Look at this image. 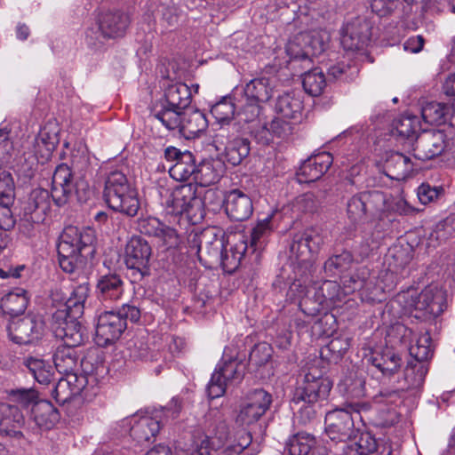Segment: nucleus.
I'll return each mask as SVG.
<instances>
[{
	"label": "nucleus",
	"mask_w": 455,
	"mask_h": 455,
	"mask_svg": "<svg viewBox=\"0 0 455 455\" xmlns=\"http://www.w3.org/2000/svg\"><path fill=\"white\" fill-rule=\"evenodd\" d=\"M331 389V382L321 376L316 368L305 374L303 382L295 389L292 403L297 406L299 421L306 425L316 417L318 403L325 400Z\"/></svg>",
	"instance_id": "1"
},
{
	"label": "nucleus",
	"mask_w": 455,
	"mask_h": 455,
	"mask_svg": "<svg viewBox=\"0 0 455 455\" xmlns=\"http://www.w3.org/2000/svg\"><path fill=\"white\" fill-rule=\"evenodd\" d=\"M104 198L111 209L130 217L135 216L140 207L137 190L131 185L125 174L119 171L111 172L108 175Z\"/></svg>",
	"instance_id": "2"
},
{
	"label": "nucleus",
	"mask_w": 455,
	"mask_h": 455,
	"mask_svg": "<svg viewBox=\"0 0 455 455\" xmlns=\"http://www.w3.org/2000/svg\"><path fill=\"white\" fill-rule=\"evenodd\" d=\"M84 246L82 231L74 226L67 227L57 247L59 264L64 272L84 276L85 261L81 255Z\"/></svg>",
	"instance_id": "3"
},
{
	"label": "nucleus",
	"mask_w": 455,
	"mask_h": 455,
	"mask_svg": "<svg viewBox=\"0 0 455 455\" xmlns=\"http://www.w3.org/2000/svg\"><path fill=\"white\" fill-rule=\"evenodd\" d=\"M237 125H224L213 129L212 145L218 150H224V156L233 166L239 165L250 154V140L240 137Z\"/></svg>",
	"instance_id": "4"
},
{
	"label": "nucleus",
	"mask_w": 455,
	"mask_h": 455,
	"mask_svg": "<svg viewBox=\"0 0 455 455\" xmlns=\"http://www.w3.org/2000/svg\"><path fill=\"white\" fill-rule=\"evenodd\" d=\"M167 205L173 214L185 215L192 225L199 224L205 216L204 201L196 195V188L191 183L175 188Z\"/></svg>",
	"instance_id": "5"
},
{
	"label": "nucleus",
	"mask_w": 455,
	"mask_h": 455,
	"mask_svg": "<svg viewBox=\"0 0 455 455\" xmlns=\"http://www.w3.org/2000/svg\"><path fill=\"white\" fill-rule=\"evenodd\" d=\"M369 405L364 403H350L346 409H335L325 416V432L329 438L335 442H346L355 433L354 417L363 411H368Z\"/></svg>",
	"instance_id": "6"
},
{
	"label": "nucleus",
	"mask_w": 455,
	"mask_h": 455,
	"mask_svg": "<svg viewBox=\"0 0 455 455\" xmlns=\"http://www.w3.org/2000/svg\"><path fill=\"white\" fill-rule=\"evenodd\" d=\"M414 317L431 321L443 313L447 307L446 291L437 285L425 287L415 298H411Z\"/></svg>",
	"instance_id": "7"
},
{
	"label": "nucleus",
	"mask_w": 455,
	"mask_h": 455,
	"mask_svg": "<svg viewBox=\"0 0 455 455\" xmlns=\"http://www.w3.org/2000/svg\"><path fill=\"white\" fill-rule=\"evenodd\" d=\"M71 177V171L66 164L58 165L52 174L51 196L59 206L67 204L74 195L81 200L85 192L84 181L76 180L73 184Z\"/></svg>",
	"instance_id": "8"
},
{
	"label": "nucleus",
	"mask_w": 455,
	"mask_h": 455,
	"mask_svg": "<svg viewBox=\"0 0 455 455\" xmlns=\"http://www.w3.org/2000/svg\"><path fill=\"white\" fill-rule=\"evenodd\" d=\"M448 147L447 135L442 131H425L415 137L408 152L415 159L427 161L441 156Z\"/></svg>",
	"instance_id": "9"
},
{
	"label": "nucleus",
	"mask_w": 455,
	"mask_h": 455,
	"mask_svg": "<svg viewBox=\"0 0 455 455\" xmlns=\"http://www.w3.org/2000/svg\"><path fill=\"white\" fill-rule=\"evenodd\" d=\"M272 403V396L261 388L249 392L242 404L235 421L241 426L256 423L267 412Z\"/></svg>",
	"instance_id": "10"
},
{
	"label": "nucleus",
	"mask_w": 455,
	"mask_h": 455,
	"mask_svg": "<svg viewBox=\"0 0 455 455\" xmlns=\"http://www.w3.org/2000/svg\"><path fill=\"white\" fill-rule=\"evenodd\" d=\"M152 256L150 244L139 235L132 236L125 246V264L133 271L136 279L149 275V261Z\"/></svg>",
	"instance_id": "11"
},
{
	"label": "nucleus",
	"mask_w": 455,
	"mask_h": 455,
	"mask_svg": "<svg viewBox=\"0 0 455 455\" xmlns=\"http://www.w3.org/2000/svg\"><path fill=\"white\" fill-rule=\"evenodd\" d=\"M44 331V322L35 315L12 319L7 326L10 339L19 345H28L38 341Z\"/></svg>",
	"instance_id": "12"
},
{
	"label": "nucleus",
	"mask_w": 455,
	"mask_h": 455,
	"mask_svg": "<svg viewBox=\"0 0 455 455\" xmlns=\"http://www.w3.org/2000/svg\"><path fill=\"white\" fill-rule=\"evenodd\" d=\"M94 20L100 34L112 39L123 37L131 24L129 14L119 10H99Z\"/></svg>",
	"instance_id": "13"
},
{
	"label": "nucleus",
	"mask_w": 455,
	"mask_h": 455,
	"mask_svg": "<svg viewBox=\"0 0 455 455\" xmlns=\"http://www.w3.org/2000/svg\"><path fill=\"white\" fill-rule=\"evenodd\" d=\"M371 36V22L363 17H356L344 27L341 44L347 52L360 51L368 45Z\"/></svg>",
	"instance_id": "14"
},
{
	"label": "nucleus",
	"mask_w": 455,
	"mask_h": 455,
	"mask_svg": "<svg viewBox=\"0 0 455 455\" xmlns=\"http://www.w3.org/2000/svg\"><path fill=\"white\" fill-rule=\"evenodd\" d=\"M126 329V323L115 312H104L99 315L95 326L94 341L100 347H106L116 339Z\"/></svg>",
	"instance_id": "15"
},
{
	"label": "nucleus",
	"mask_w": 455,
	"mask_h": 455,
	"mask_svg": "<svg viewBox=\"0 0 455 455\" xmlns=\"http://www.w3.org/2000/svg\"><path fill=\"white\" fill-rule=\"evenodd\" d=\"M164 157L174 162L169 168L170 176L177 181H186L191 177L195 180L196 164L195 156L188 150L180 151L175 147L164 149Z\"/></svg>",
	"instance_id": "16"
},
{
	"label": "nucleus",
	"mask_w": 455,
	"mask_h": 455,
	"mask_svg": "<svg viewBox=\"0 0 455 455\" xmlns=\"http://www.w3.org/2000/svg\"><path fill=\"white\" fill-rule=\"evenodd\" d=\"M137 229L143 235L159 238L168 247H176L180 243L176 230L164 225L157 218L151 216L139 218Z\"/></svg>",
	"instance_id": "17"
},
{
	"label": "nucleus",
	"mask_w": 455,
	"mask_h": 455,
	"mask_svg": "<svg viewBox=\"0 0 455 455\" xmlns=\"http://www.w3.org/2000/svg\"><path fill=\"white\" fill-rule=\"evenodd\" d=\"M332 156L328 152H321L305 160L297 172L300 183H309L319 180L331 167Z\"/></svg>",
	"instance_id": "18"
},
{
	"label": "nucleus",
	"mask_w": 455,
	"mask_h": 455,
	"mask_svg": "<svg viewBox=\"0 0 455 455\" xmlns=\"http://www.w3.org/2000/svg\"><path fill=\"white\" fill-rule=\"evenodd\" d=\"M51 210L50 194L46 189H34L23 207L24 216L35 224H41L44 221Z\"/></svg>",
	"instance_id": "19"
},
{
	"label": "nucleus",
	"mask_w": 455,
	"mask_h": 455,
	"mask_svg": "<svg viewBox=\"0 0 455 455\" xmlns=\"http://www.w3.org/2000/svg\"><path fill=\"white\" fill-rule=\"evenodd\" d=\"M346 455H391L392 449L384 440L377 441L370 433H363L357 441L347 444Z\"/></svg>",
	"instance_id": "20"
},
{
	"label": "nucleus",
	"mask_w": 455,
	"mask_h": 455,
	"mask_svg": "<svg viewBox=\"0 0 455 455\" xmlns=\"http://www.w3.org/2000/svg\"><path fill=\"white\" fill-rule=\"evenodd\" d=\"M224 202L227 215L235 221L246 220L252 214L251 199L239 189L229 191Z\"/></svg>",
	"instance_id": "21"
},
{
	"label": "nucleus",
	"mask_w": 455,
	"mask_h": 455,
	"mask_svg": "<svg viewBox=\"0 0 455 455\" xmlns=\"http://www.w3.org/2000/svg\"><path fill=\"white\" fill-rule=\"evenodd\" d=\"M197 254L201 261L207 262L212 259H220L223 250V243L213 228L203 230L197 236Z\"/></svg>",
	"instance_id": "22"
},
{
	"label": "nucleus",
	"mask_w": 455,
	"mask_h": 455,
	"mask_svg": "<svg viewBox=\"0 0 455 455\" xmlns=\"http://www.w3.org/2000/svg\"><path fill=\"white\" fill-rule=\"evenodd\" d=\"M83 287L76 289L72 296L68 298L63 308L58 309L52 316L53 322L68 321L80 323L84 313L85 295L83 292Z\"/></svg>",
	"instance_id": "23"
},
{
	"label": "nucleus",
	"mask_w": 455,
	"mask_h": 455,
	"mask_svg": "<svg viewBox=\"0 0 455 455\" xmlns=\"http://www.w3.org/2000/svg\"><path fill=\"white\" fill-rule=\"evenodd\" d=\"M207 127L208 121L204 113L192 108L183 110L179 132L186 139L190 140L199 136Z\"/></svg>",
	"instance_id": "24"
},
{
	"label": "nucleus",
	"mask_w": 455,
	"mask_h": 455,
	"mask_svg": "<svg viewBox=\"0 0 455 455\" xmlns=\"http://www.w3.org/2000/svg\"><path fill=\"white\" fill-rule=\"evenodd\" d=\"M225 172V164L220 159H206L196 164L195 181L203 187L217 183Z\"/></svg>",
	"instance_id": "25"
},
{
	"label": "nucleus",
	"mask_w": 455,
	"mask_h": 455,
	"mask_svg": "<svg viewBox=\"0 0 455 455\" xmlns=\"http://www.w3.org/2000/svg\"><path fill=\"white\" fill-rule=\"evenodd\" d=\"M161 428L160 421L154 417H141L131 428V436L139 444L154 441Z\"/></svg>",
	"instance_id": "26"
},
{
	"label": "nucleus",
	"mask_w": 455,
	"mask_h": 455,
	"mask_svg": "<svg viewBox=\"0 0 455 455\" xmlns=\"http://www.w3.org/2000/svg\"><path fill=\"white\" fill-rule=\"evenodd\" d=\"M413 166L410 156L400 152H395L387 159L385 168L389 178L402 180L410 175L413 171Z\"/></svg>",
	"instance_id": "27"
},
{
	"label": "nucleus",
	"mask_w": 455,
	"mask_h": 455,
	"mask_svg": "<svg viewBox=\"0 0 455 455\" xmlns=\"http://www.w3.org/2000/svg\"><path fill=\"white\" fill-rule=\"evenodd\" d=\"M370 361L384 375L395 374L403 363L401 355L389 347L373 354Z\"/></svg>",
	"instance_id": "28"
},
{
	"label": "nucleus",
	"mask_w": 455,
	"mask_h": 455,
	"mask_svg": "<svg viewBox=\"0 0 455 455\" xmlns=\"http://www.w3.org/2000/svg\"><path fill=\"white\" fill-rule=\"evenodd\" d=\"M420 129L416 116H400L393 122L392 134L397 139L404 140L408 149L415 141V134Z\"/></svg>",
	"instance_id": "29"
},
{
	"label": "nucleus",
	"mask_w": 455,
	"mask_h": 455,
	"mask_svg": "<svg viewBox=\"0 0 455 455\" xmlns=\"http://www.w3.org/2000/svg\"><path fill=\"white\" fill-rule=\"evenodd\" d=\"M292 132V124L280 117H275L270 122L268 127L267 124H263L261 130L255 134V138L262 144H268L271 140V134L279 139H286Z\"/></svg>",
	"instance_id": "30"
},
{
	"label": "nucleus",
	"mask_w": 455,
	"mask_h": 455,
	"mask_svg": "<svg viewBox=\"0 0 455 455\" xmlns=\"http://www.w3.org/2000/svg\"><path fill=\"white\" fill-rule=\"evenodd\" d=\"M273 87L269 78L259 77L251 80L243 89V96L246 100L263 103L272 97Z\"/></svg>",
	"instance_id": "31"
},
{
	"label": "nucleus",
	"mask_w": 455,
	"mask_h": 455,
	"mask_svg": "<svg viewBox=\"0 0 455 455\" xmlns=\"http://www.w3.org/2000/svg\"><path fill=\"white\" fill-rule=\"evenodd\" d=\"M81 327V323L68 321L53 322L54 333L56 337L63 339L64 345L74 347L79 346L84 341Z\"/></svg>",
	"instance_id": "32"
},
{
	"label": "nucleus",
	"mask_w": 455,
	"mask_h": 455,
	"mask_svg": "<svg viewBox=\"0 0 455 455\" xmlns=\"http://www.w3.org/2000/svg\"><path fill=\"white\" fill-rule=\"evenodd\" d=\"M303 109V101L295 92H285L277 98L275 111L283 118L297 119Z\"/></svg>",
	"instance_id": "33"
},
{
	"label": "nucleus",
	"mask_w": 455,
	"mask_h": 455,
	"mask_svg": "<svg viewBox=\"0 0 455 455\" xmlns=\"http://www.w3.org/2000/svg\"><path fill=\"white\" fill-rule=\"evenodd\" d=\"M164 97L170 107L181 110L188 108L192 100L191 90L184 83L169 85L165 90Z\"/></svg>",
	"instance_id": "34"
},
{
	"label": "nucleus",
	"mask_w": 455,
	"mask_h": 455,
	"mask_svg": "<svg viewBox=\"0 0 455 455\" xmlns=\"http://www.w3.org/2000/svg\"><path fill=\"white\" fill-rule=\"evenodd\" d=\"M427 363L409 361L403 371L402 390L419 387L427 373Z\"/></svg>",
	"instance_id": "35"
},
{
	"label": "nucleus",
	"mask_w": 455,
	"mask_h": 455,
	"mask_svg": "<svg viewBox=\"0 0 455 455\" xmlns=\"http://www.w3.org/2000/svg\"><path fill=\"white\" fill-rule=\"evenodd\" d=\"M339 392L350 399H360L365 395V379L355 371L348 372L339 383Z\"/></svg>",
	"instance_id": "36"
},
{
	"label": "nucleus",
	"mask_w": 455,
	"mask_h": 455,
	"mask_svg": "<svg viewBox=\"0 0 455 455\" xmlns=\"http://www.w3.org/2000/svg\"><path fill=\"white\" fill-rule=\"evenodd\" d=\"M28 304L27 291L17 288L2 298L1 307L5 314L18 315L22 314Z\"/></svg>",
	"instance_id": "37"
},
{
	"label": "nucleus",
	"mask_w": 455,
	"mask_h": 455,
	"mask_svg": "<svg viewBox=\"0 0 455 455\" xmlns=\"http://www.w3.org/2000/svg\"><path fill=\"white\" fill-rule=\"evenodd\" d=\"M32 413L36 424L43 429H51L60 418L57 409L47 401L36 403Z\"/></svg>",
	"instance_id": "38"
},
{
	"label": "nucleus",
	"mask_w": 455,
	"mask_h": 455,
	"mask_svg": "<svg viewBox=\"0 0 455 455\" xmlns=\"http://www.w3.org/2000/svg\"><path fill=\"white\" fill-rule=\"evenodd\" d=\"M355 261L351 251L342 250L327 259L323 264V270L328 276H336L348 270Z\"/></svg>",
	"instance_id": "39"
},
{
	"label": "nucleus",
	"mask_w": 455,
	"mask_h": 455,
	"mask_svg": "<svg viewBox=\"0 0 455 455\" xmlns=\"http://www.w3.org/2000/svg\"><path fill=\"white\" fill-rule=\"evenodd\" d=\"M53 362L60 373L76 371L77 367V356L74 347L68 345L59 346L53 355Z\"/></svg>",
	"instance_id": "40"
},
{
	"label": "nucleus",
	"mask_w": 455,
	"mask_h": 455,
	"mask_svg": "<svg viewBox=\"0 0 455 455\" xmlns=\"http://www.w3.org/2000/svg\"><path fill=\"white\" fill-rule=\"evenodd\" d=\"M24 418L20 409L7 403H0V432L9 434L20 427Z\"/></svg>",
	"instance_id": "41"
},
{
	"label": "nucleus",
	"mask_w": 455,
	"mask_h": 455,
	"mask_svg": "<svg viewBox=\"0 0 455 455\" xmlns=\"http://www.w3.org/2000/svg\"><path fill=\"white\" fill-rule=\"evenodd\" d=\"M57 134L50 133L44 127L40 131L35 140L34 151L35 155L42 161L48 160L58 144Z\"/></svg>",
	"instance_id": "42"
},
{
	"label": "nucleus",
	"mask_w": 455,
	"mask_h": 455,
	"mask_svg": "<svg viewBox=\"0 0 455 455\" xmlns=\"http://www.w3.org/2000/svg\"><path fill=\"white\" fill-rule=\"evenodd\" d=\"M421 116L424 121L429 124L439 125L450 123L448 105L439 102H428L422 107Z\"/></svg>",
	"instance_id": "43"
},
{
	"label": "nucleus",
	"mask_w": 455,
	"mask_h": 455,
	"mask_svg": "<svg viewBox=\"0 0 455 455\" xmlns=\"http://www.w3.org/2000/svg\"><path fill=\"white\" fill-rule=\"evenodd\" d=\"M302 85L305 92L317 97L323 92L326 86V78L322 69L315 68L302 75Z\"/></svg>",
	"instance_id": "44"
},
{
	"label": "nucleus",
	"mask_w": 455,
	"mask_h": 455,
	"mask_svg": "<svg viewBox=\"0 0 455 455\" xmlns=\"http://www.w3.org/2000/svg\"><path fill=\"white\" fill-rule=\"evenodd\" d=\"M23 364L32 373L35 379L41 384H49L52 378V367L44 360L36 357H27Z\"/></svg>",
	"instance_id": "45"
},
{
	"label": "nucleus",
	"mask_w": 455,
	"mask_h": 455,
	"mask_svg": "<svg viewBox=\"0 0 455 455\" xmlns=\"http://www.w3.org/2000/svg\"><path fill=\"white\" fill-rule=\"evenodd\" d=\"M247 249V243L244 241H240L228 251H226L225 253L222 251L220 259H221L223 268L228 272L235 270L241 264Z\"/></svg>",
	"instance_id": "46"
},
{
	"label": "nucleus",
	"mask_w": 455,
	"mask_h": 455,
	"mask_svg": "<svg viewBox=\"0 0 455 455\" xmlns=\"http://www.w3.org/2000/svg\"><path fill=\"white\" fill-rule=\"evenodd\" d=\"M363 200L365 204L367 218L376 217L386 211V195L380 191L363 192Z\"/></svg>",
	"instance_id": "47"
},
{
	"label": "nucleus",
	"mask_w": 455,
	"mask_h": 455,
	"mask_svg": "<svg viewBox=\"0 0 455 455\" xmlns=\"http://www.w3.org/2000/svg\"><path fill=\"white\" fill-rule=\"evenodd\" d=\"M229 435V427L227 421L219 416L208 430V435L204 438H209L212 449H220Z\"/></svg>",
	"instance_id": "48"
},
{
	"label": "nucleus",
	"mask_w": 455,
	"mask_h": 455,
	"mask_svg": "<svg viewBox=\"0 0 455 455\" xmlns=\"http://www.w3.org/2000/svg\"><path fill=\"white\" fill-rule=\"evenodd\" d=\"M315 437L307 433H299L289 439L286 450L290 455H307L315 445Z\"/></svg>",
	"instance_id": "49"
},
{
	"label": "nucleus",
	"mask_w": 455,
	"mask_h": 455,
	"mask_svg": "<svg viewBox=\"0 0 455 455\" xmlns=\"http://www.w3.org/2000/svg\"><path fill=\"white\" fill-rule=\"evenodd\" d=\"M182 113L183 110L170 107L167 104L161 110L153 113L152 116L159 121L168 131H179Z\"/></svg>",
	"instance_id": "50"
},
{
	"label": "nucleus",
	"mask_w": 455,
	"mask_h": 455,
	"mask_svg": "<svg viewBox=\"0 0 455 455\" xmlns=\"http://www.w3.org/2000/svg\"><path fill=\"white\" fill-rule=\"evenodd\" d=\"M123 282L118 275H105L97 283V288L105 299L116 300L123 292Z\"/></svg>",
	"instance_id": "51"
},
{
	"label": "nucleus",
	"mask_w": 455,
	"mask_h": 455,
	"mask_svg": "<svg viewBox=\"0 0 455 455\" xmlns=\"http://www.w3.org/2000/svg\"><path fill=\"white\" fill-rule=\"evenodd\" d=\"M235 108L230 100H222L212 107L211 113L215 118L217 127L224 125H236L233 122Z\"/></svg>",
	"instance_id": "52"
},
{
	"label": "nucleus",
	"mask_w": 455,
	"mask_h": 455,
	"mask_svg": "<svg viewBox=\"0 0 455 455\" xmlns=\"http://www.w3.org/2000/svg\"><path fill=\"white\" fill-rule=\"evenodd\" d=\"M347 215L354 224L364 223L368 220L362 193L356 194L348 199Z\"/></svg>",
	"instance_id": "53"
},
{
	"label": "nucleus",
	"mask_w": 455,
	"mask_h": 455,
	"mask_svg": "<svg viewBox=\"0 0 455 455\" xmlns=\"http://www.w3.org/2000/svg\"><path fill=\"white\" fill-rule=\"evenodd\" d=\"M431 337L428 332L421 334L416 341V344L410 347V354L412 356L411 361L424 362L432 356L433 350L430 347Z\"/></svg>",
	"instance_id": "54"
},
{
	"label": "nucleus",
	"mask_w": 455,
	"mask_h": 455,
	"mask_svg": "<svg viewBox=\"0 0 455 455\" xmlns=\"http://www.w3.org/2000/svg\"><path fill=\"white\" fill-rule=\"evenodd\" d=\"M389 267L392 271H398L404 268L411 260V250L409 247L394 246L387 256Z\"/></svg>",
	"instance_id": "55"
},
{
	"label": "nucleus",
	"mask_w": 455,
	"mask_h": 455,
	"mask_svg": "<svg viewBox=\"0 0 455 455\" xmlns=\"http://www.w3.org/2000/svg\"><path fill=\"white\" fill-rule=\"evenodd\" d=\"M243 364L236 359L230 358L225 360L223 364L219 367V371H221L223 378L228 382H238L243 377Z\"/></svg>",
	"instance_id": "56"
},
{
	"label": "nucleus",
	"mask_w": 455,
	"mask_h": 455,
	"mask_svg": "<svg viewBox=\"0 0 455 455\" xmlns=\"http://www.w3.org/2000/svg\"><path fill=\"white\" fill-rule=\"evenodd\" d=\"M303 33L296 35L291 39L285 47V52L291 60H301L308 64L307 54H305Z\"/></svg>",
	"instance_id": "57"
},
{
	"label": "nucleus",
	"mask_w": 455,
	"mask_h": 455,
	"mask_svg": "<svg viewBox=\"0 0 455 455\" xmlns=\"http://www.w3.org/2000/svg\"><path fill=\"white\" fill-rule=\"evenodd\" d=\"M305 54H307L308 65L312 57L319 56L325 49L323 41L317 34L303 32Z\"/></svg>",
	"instance_id": "58"
},
{
	"label": "nucleus",
	"mask_w": 455,
	"mask_h": 455,
	"mask_svg": "<svg viewBox=\"0 0 455 455\" xmlns=\"http://www.w3.org/2000/svg\"><path fill=\"white\" fill-rule=\"evenodd\" d=\"M455 233V220L447 218L436 224L435 229L430 234V240H435L439 243L447 241Z\"/></svg>",
	"instance_id": "59"
},
{
	"label": "nucleus",
	"mask_w": 455,
	"mask_h": 455,
	"mask_svg": "<svg viewBox=\"0 0 455 455\" xmlns=\"http://www.w3.org/2000/svg\"><path fill=\"white\" fill-rule=\"evenodd\" d=\"M14 197V182L12 175L7 172H0V203L13 204Z\"/></svg>",
	"instance_id": "60"
},
{
	"label": "nucleus",
	"mask_w": 455,
	"mask_h": 455,
	"mask_svg": "<svg viewBox=\"0 0 455 455\" xmlns=\"http://www.w3.org/2000/svg\"><path fill=\"white\" fill-rule=\"evenodd\" d=\"M37 393L34 389H17L11 392V399L18 408V405L21 408H27L31 404H36L37 403Z\"/></svg>",
	"instance_id": "61"
},
{
	"label": "nucleus",
	"mask_w": 455,
	"mask_h": 455,
	"mask_svg": "<svg viewBox=\"0 0 455 455\" xmlns=\"http://www.w3.org/2000/svg\"><path fill=\"white\" fill-rule=\"evenodd\" d=\"M228 382L221 375V371L217 369L212 375L208 385V395L211 399L218 398L226 392Z\"/></svg>",
	"instance_id": "62"
},
{
	"label": "nucleus",
	"mask_w": 455,
	"mask_h": 455,
	"mask_svg": "<svg viewBox=\"0 0 455 455\" xmlns=\"http://www.w3.org/2000/svg\"><path fill=\"white\" fill-rule=\"evenodd\" d=\"M260 110V103L245 100V102L237 114L239 122L251 123L255 121L259 116Z\"/></svg>",
	"instance_id": "63"
},
{
	"label": "nucleus",
	"mask_w": 455,
	"mask_h": 455,
	"mask_svg": "<svg viewBox=\"0 0 455 455\" xmlns=\"http://www.w3.org/2000/svg\"><path fill=\"white\" fill-rule=\"evenodd\" d=\"M251 440L250 432L240 431L237 434V443L225 448L222 453L223 455H240L251 444Z\"/></svg>",
	"instance_id": "64"
}]
</instances>
